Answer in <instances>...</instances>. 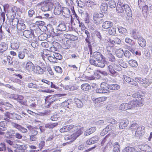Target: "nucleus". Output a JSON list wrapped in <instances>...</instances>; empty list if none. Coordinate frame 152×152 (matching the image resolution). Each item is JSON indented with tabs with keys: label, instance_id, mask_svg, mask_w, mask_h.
Wrapping results in <instances>:
<instances>
[{
	"label": "nucleus",
	"instance_id": "13d9d810",
	"mask_svg": "<svg viewBox=\"0 0 152 152\" xmlns=\"http://www.w3.org/2000/svg\"><path fill=\"white\" fill-rule=\"evenodd\" d=\"M45 23L44 22L41 21H36V24L38 26L39 28H41V26H43L44 24Z\"/></svg>",
	"mask_w": 152,
	"mask_h": 152
},
{
	"label": "nucleus",
	"instance_id": "a18cd8bd",
	"mask_svg": "<svg viewBox=\"0 0 152 152\" xmlns=\"http://www.w3.org/2000/svg\"><path fill=\"white\" fill-rule=\"evenodd\" d=\"M48 60L51 63H57V59L55 58V57L53 56H49L48 57Z\"/></svg>",
	"mask_w": 152,
	"mask_h": 152
},
{
	"label": "nucleus",
	"instance_id": "69168bd1",
	"mask_svg": "<svg viewBox=\"0 0 152 152\" xmlns=\"http://www.w3.org/2000/svg\"><path fill=\"white\" fill-rule=\"evenodd\" d=\"M109 123H110L113 125L115 124H117V121L112 118L109 119L108 120Z\"/></svg>",
	"mask_w": 152,
	"mask_h": 152
},
{
	"label": "nucleus",
	"instance_id": "37998d69",
	"mask_svg": "<svg viewBox=\"0 0 152 152\" xmlns=\"http://www.w3.org/2000/svg\"><path fill=\"white\" fill-rule=\"evenodd\" d=\"M125 152H135V149L133 147L128 146L125 148Z\"/></svg>",
	"mask_w": 152,
	"mask_h": 152
},
{
	"label": "nucleus",
	"instance_id": "680f3d73",
	"mask_svg": "<svg viewBox=\"0 0 152 152\" xmlns=\"http://www.w3.org/2000/svg\"><path fill=\"white\" fill-rule=\"evenodd\" d=\"M24 53L23 51H20L18 54L19 58L21 59H23L25 57Z\"/></svg>",
	"mask_w": 152,
	"mask_h": 152
},
{
	"label": "nucleus",
	"instance_id": "ea45409f",
	"mask_svg": "<svg viewBox=\"0 0 152 152\" xmlns=\"http://www.w3.org/2000/svg\"><path fill=\"white\" fill-rule=\"evenodd\" d=\"M29 128L30 131L32 134L36 135L38 133L37 130V129H38L37 128H36L31 126H30Z\"/></svg>",
	"mask_w": 152,
	"mask_h": 152
},
{
	"label": "nucleus",
	"instance_id": "aec40b11",
	"mask_svg": "<svg viewBox=\"0 0 152 152\" xmlns=\"http://www.w3.org/2000/svg\"><path fill=\"white\" fill-rule=\"evenodd\" d=\"M17 149L15 151V152H24L27 148V146L26 145H18L16 144Z\"/></svg>",
	"mask_w": 152,
	"mask_h": 152
},
{
	"label": "nucleus",
	"instance_id": "ddd939ff",
	"mask_svg": "<svg viewBox=\"0 0 152 152\" xmlns=\"http://www.w3.org/2000/svg\"><path fill=\"white\" fill-rule=\"evenodd\" d=\"M136 79L138 82L145 87H146L149 85V80L148 79L146 78H142L140 77H138Z\"/></svg>",
	"mask_w": 152,
	"mask_h": 152
},
{
	"label": "nucleus",
	"instance_id": "c03bdc74",
	"mask_svg": "<svg viewBox=\"0 0 152 152\" xmlns=\"http://www.w3.org/2000/svg\"><path fill=\"white\" fill-rule=\"evenodd\" d=\"M125 41L126 43L131 45V46L135 44L134 42L131 39L129 38H126L125 39Z\"/></svg>",
	"mask_w": 152,
	"mask_h": 152
},
{
	"label": "nucleus",
	"instance_id": "c756f323",
	"mask_svg": "<svg viewBox=\"0 0 152 152\" xmlns=\"http://www.w3.org/2000/svg\"><path fill=\"white\" fill-rule=\"evenodd\" d=\"M81 88L83 91H88L91 89V87L88 83H84L81 85Z\"/></svg>",
	"mask_w": 152,
	"mask_h": 152
},
{
	"label": "nucleus",
	"instance_id": "a878e982",
	"mask_svg": "<svg viewBox=\"0 0 152 152\" xmlns=\"http://www.w3.org/2000/svg\"><path fill=\"white\" fill-rule=\"evenodd\" d=\"M107 43V45L106 47V50L109 52H113L114 49V43L111 41L108 42Z\"/></svg>",
	"mask_w": 152,
	"mask_h": 152
},
{
	"label": "nucleus",
	"instance_id": "6ab92c4d",
	"mask_svg": "<svg viewBox=\"0 0 152 152\" xmlns=\"http://www.w3.org/2000/svg\"><path fill=\"white\" fill-rule=\"evenodd\" d=\"M24 97L23 96L18 94L16 100L21 104L24 106L27 105V101L26 100H24Z\"/></svg>",
	"mask_w": 152,
	"mask_h": 152
},
{
	"label": "nucleus",
	"instance_id": "9d476101",
	"mask_svg": "<svg viewBox=\"0 0 152 152\" xmlns=\"http://www.w3.org/2000/svg\"><path fill=\"white\" fill-rule=\"evenodd\" d=\"M1 57L2 60V62L3 64H6L7 62L9 64H11L13 63L12 60H10V56H7L6 54H4L3 55L1 54Z\"/></svg>",
	"mask_w": 152,
	"mask_h": 152
},
{
	"label": "nucleus",
	"instance_id": "4c0bfd02",
	"mask_svg": "<svg viewBox=\"0 0 152 152\" xmlns=\"http://www.w3.org/2000/svg\"><path fill=\"white\" fill-rule=\"evenodd\" d=\"M15 134V132L12 130H9L6 133L7 137L10 138H12V136H14Z\"/></svg>",
	"mask_w": 152,
	"mask_h": 152
},
{
	"label": "nucleus",
	"instance_id": "7ed1b4c3",
	"mask_svg": "<svg viewBox=\"0 0 152 152\" xmlns=\"http://www.w3.org/2000/svg\"><path fill=\"white\" fill-rule=\"evenodd\" d=\"M83 129L84 128L81 127L80 126H76L74 130V132L69 136L67 135L68 137L66 138L72 141H75L83 134Z\"/></svg>",
	"mask_w": 152,
	"mask_h": 152
},
{
	"label": "nucleus",
	"instance_id": "f8f14e48",
	"mask_svg": "<svg viewBox=\"0 0 152 152\" xmlns=\"http://www.w3.org/2000/svg\"><path fill=\"white\" fill-rule=\"evenodd\" d=\"M129 124V120L126 118L121 119L119 124V128L120 129H122L126 127Z\"/></svg>",
	"mask_w": 152,
	"mask_h": 152
},
{
	"label": "nucleus",
	"instance_id": "2eb2a0df",
	"mask_svg": "<svg viewBox=\"0 0 152 152\" xmlns=\"http://www.w3.org/2000/svg\"><path fill=\"white\" fill-rule=\"evenodd\" d=\"M55 7L54 10V12L56 15H60L61 12L62 8L59 3L56 2L55 3Z\"/></svg>",
	"mask_w": 152,
	"mask_h": 152
},
{
	"label": "nucleus",
	"instance_id": "774afa93",
	"mask_svg": "<svg viewBox=\"0 0 152 152\" xmlns=\"http://www.w3.org/2000/svg\"><path fill=\"white\" fill-rule=\"evenodd\" d=\"M45 145V142L42 141L39 144V147L40 150L42 149Z\"/></svg>",
	"mask_w": 152,
	"mask_h": 152
},
{
	"label": "nucleus",
	"instance_id": "49530a36",
	"mask_svg": "<svg viewBox=\"0 0 152 152\" xmlns=\"http://www.w3.org/2000/svg\"><path fill=\"white\" fill-rule=\"evenodd\" d=\"M27 86L29 88L36 89H37L38 88V86L37 85L33 83H30L28 84Z\"/></svg>",
	"mask_w": 152,
	"mask_h": 152
},
{
	"label": "nucleus",
	"instance_id": "4468645a",
	"mask_svg": "<svg viewBox=\"0 0 152 152\" xmlns=\"http://www.w3.org/2000/svg\"><path fill=\"white\" fill-rule=\"evenodd\" d=\"M107 99V97L106 96H101L96 98H93V102L98 105L102 103V102L105 101Z\"/></svg>",
	"mask_w": 152,
	"mask_h": 152
},
{
	"label": "nucleus",
	"instance_id": "f3484780",
	"mask_svg": "<svg viewBox=\"0 0 152 152\" xmlns=\"http://www.w3.org/2000/svg\"><path fill=\"white\" fill-rule=\"evenodd\" d=\"M92 57L93 58L92 59H94L95 62H97L98 60L103 58V56L100 53L95 52L93 53Z\"/></svg>",
	"mask_w": 152,
	"mask_h": 152
},
{
	"label": "nucleus",
	"instance_id": "0e129e2a",
	"mask_svg": "<svg viewBox=\"0 0 152 152\" xmlns=\"http://www.w3.org/2000/svg\"><path fill=\"white\" fill-rule=\"evenodd\" d=\"M124 54L125 56L128 58H129L131 56V54L129 51L128 50H126L125 52H124Z\"/></svg>",
	"mask_w": 152,
	"mask_h": 152
},
{
	"label": "nucleus",
	"instance_id": "052dcab7",
	"mask_svg": "<svg viewBox=\"0 0 152 152\" xmlns=\"http://www.w3.org/2000/svg\"><path fill=\"white\" fill-rule=\"evenodd\" d=\"M28 13L29 17H32L35 14V12L34 10L31 9L28 11Z\"/></svg>",
	"mask_w": 152,
	"mask_h": 152
},
{
	"label": "nucleus",
	"instance_id": "20e7f679",
	"mask_svg": "<svg viewBox=\"0 0 152 152\" xmlns=\"http://www.w3.org/2000/svg\"><path fill=\"white\" fill-rule=\"evenodd\" d=\"M64 36L65 38L67 39L66 40V42L64 43V44L65 45L66 48H65L67 49L69 48L70 45L72 44V41H75L78 40V37L68 34H64Z\"/></svg>",
	"mask_w": 152,
	"mask_h": 152
},
{
	"label": "nucleus",
	"instance_id": "412c9836",
	"mask_svg": "<svg viewBox=\"0 0 152 152\" xmlns=\"http://www.w3.org/2000/svg\"><path fill=\"white\" fill-rule=\"evenodd\" d=\"M34 66V64L31 62L29 61L26 63L25 68L28 72H32L33 71Z\"/></svg>",
	"mask_w": 152,
	"mask_h": 152
},
{
	"label": "nucleus",
	"instance_id": "b1692460",
	"mask_svg": "<svg viewBox=\"0 0 152 152\" xmlns=\"http://www.w3.org/2000/svg\"><path fill=\"white\" fill-rule=\"evenodd\" d=\"M51 33H50V35H52L54 36H57L60 34H63V30H60V29H51Z\"/></svg>",
	"mask_w": 152,
	"mask_h": 152
},
{
	"label": "nucleus",
	"instance_id": "9b49d317",
	"mask_svg": "<svg viewBox=\"0 0 152 152\" xmlns=\"http://www.w3.org/2000/svg\"><path fill=\"white\" fill-rule=\"evenodd\" d=\"M75 126L72 124L68 125L61 128L60 129V132H68L72 130L73 129L75 130Z\"/></svg>",
	"mask_w": 152,
	"mask_h": 152
},
{
	"label": "nucleus",
	"instance_id": "4be33fe9",
	"mask_svg": "<svg viewBox=\"0 0 152 152\" xmlns=\"http://www.w3.org/2000/svg\"><path fill=\"white\" fill-rule=\"evenodd\" d=\"M30 30H25L23 32V35L28 38H31L34 34L33 31L31 30V29H30Z\"/></svg>",
	"mask_w": 152,
	"mask_h": 152
},
{
	"label": "nucleus",
	"instance_id": "1a4fd4ad",
	"mask_svg": "<svg viewBox=\"0 0 152 152\" xmlns=\"http://www.w3.org/2000/svg\"><path fill=\"white\" fill-rule=\"evenodd\" d=\"M137 78L136 77L134 79H133L129 77L125 76L124 77V81L128 83L130 85L137 86L138 85V82L136 79Z\"/></svg>",
	"mask_w": 152,
	"mask_h": 152
},
{
	"label": "nucleus",
	"instance_id": "338daca9",
	"mask_svg": "<svg viewBox=\"0 0 152 152\" xmlns=\"http://www.w3.org/2000/svg\"><path fill=\"white\" fill-rule=\"evenodd\" d=\"M47 70L49 74L52 76H53L54 73L50 66H48L47 67Z\"/></svg>",
	"mask_w": 152,
	"mask_h": 152
},
{
	"label": "nucleus",
	"instance_id": "393cba45",
	"mask_svg": "<svg viewBox=\"0 0 152 152\" xmlns=\"http://www.w3.org/2000/svg\"><path fill=\"white\" fill-rule=\"evenodd\" d=\"M74 100L75 104L77 107L81 108L83 107V104L81 100L75 98L74 99Z\"/></svg>",
	"mask_w": 152,
	"mask_h": 152
},
{
	"label": "nucleus",
	"instance_id": "6e6552de",
	"mask_svg": "<svg viewBox=\"0 0 152 152\" xmlns=\"http://www.w3.org/2000/svg\"><path fill=\"white\" fill-rule=\"evenodd\" d=\"M56 97V96L55 95L53 96L50 95L47 96L45 99V107L49 108L52 103L57 100Z\"/></svg>",
	"mask_w": 152,
	"mask_h": 152
},
{
	"label": "nucleus",
	"instance_id": "f257e3e1",
	"mask_svg": "<svg viewBox=\"0 0 152 152\" xmlns=\"http://www.w3.org/2000/svg\"><path fill=\"white\" fill-rule=\"evenodd\" d=\"M142 106V98L139 99H133L129 101L128 103H124L119 107V110L125 111L135 108Z\"/></svg>",
	"mask_w": 152,
	"mask_h": 152
},
{
	"label": "nucleus",
	"instance_id": "c9c22d12",
	"mask_svg": "<svg viewBox=\"0 0 152 152\" xmlns=\"http://www.w3.org/2000/svg\"><path fill=\"white\" fill-rule=\"evenodd\" d=\"M129 65L133 67H137L138 65L137 62L134 60H130L129 61Z\"/></svg>",
	"mask_w": 152,
	"mask_h": 152
},
{
	"label": "nucleus",
	"instance_id": "5fc2aeb1",
	"mask_svg": "<svg viewBox=\"0 0 152 152\" xmlns=\"http://www.w3.org/2000/svg\"><path fill=\"white\" fill-rule=\"evenodd\" d=\"M53 56L55 57V58L57 59V60H60L62 58V56L60 54L58 53H55L53 54Z\"/></svg>",
	"mask_w": 152,
	"mask_h": 152
},
{
	"label": "nucleus",
	"instance_id": "f03ea898",
	"mask_svg": "<svg viewBox=\"0 0 152 152\" xmlns=\"http://www.w3.org/2000/svg\"><path fill=\"white\" fill-rule=\"evenodd\" d=\"M116 10L118 13H122L125 11L128 16L132 17V12L129 6L126 4H124L119 1L116 6Z\"/></svg>",
	"mask_w": 152,
	"mask_h": 152
},
{
	"label": "nucleus",
	"instance_id": "bb28decb",
	"mask_svg": "<svg viewBox=\"0 0 152 152\" xmlns=\"http://www.w3.org/2000/svg\"><path fill=\"white\" fill-rule=\"evenodd\" d=\"M138 43L139 45L142 47H144L146 46V42L145 40L142 37H140L138 40Z\"/></svg>",
	"mask_w": 152,
	"mask_h": 152
},
{
	"label": "nucleus",
	"instance_id": "2f4dec72",
	"mask_svg": "<svg viewBox=\"0 0 152 152\" xmlns=\"http://www.w3.org/2000/svg\"><path fill=\"white\" fill-rule=\"evenodd\" d=\"M107 6L106 3H102L100 7V10L101 11L104 13L106 12L107 11Z\"/></svg>",
	"mask_w": 152,
	"mask_h": 152
},
{
	"label": "nucleus",
	"instance_id": "dca6fc26",
	"mask_svg": "<svg viewBox=\"0 0 152 152\" xmlns=\"http://www.w3.org/2000/svg\"><path fill=\"white\" fill-rule=\"evenodd\" d=\"M33 72L34 73L38 75H42L44 73L43 67L37 64H34V66Z\"/></svg>",
	"mask_w": 152,
	"mask_h": 152
},
{
	"label": "nucleus",
	"instance_id": "a19ab883",
	"mask_svg": "<svg viewBox=\"0 0 152 152\" xmlns=\"http://www.w3.org/2000/svg\"><path fill=\"white\" fill-rule=\"evenodd\" d=\"M19 43L18 42H14L11 44V47L13 49H17L19 47Z\"/></svg>",
	"mask_w": 152,
	"mask_h": 152
},
{
	"label": "nucleus",
	"instance_id": "8fccbe9b",
	"mask_svg": "<svg viewBox=\"0 0 152 152\" xmlns=\"http://www.w3.org/2000/svg\"><path fill=\"white\" fill-rule=\"evenodd\" d=\"M138 32H137L134 29L131 33L132 36L135 39L138 38V36H139V35H138Z\"/></svg>",
	"mask_w": 152,
	"mask_h": 152
},
{
	"label": "nucleus",
	"instance_id": "c85d7f7f",
	"mask_svg": "<svg viewBox=\"0 0 152 152\" xmlns=\"http://www.w3.org/2000/svg\"><path fill=\"white\" fill-rule=\"evenodd\" d=\"M113 25V23L110 21H106L104 22L102 25V27L104 28H109L111 27Z\"/></svg>",
	"mask_w": 152,
	"mask_h": 152
},
{
	"label": "nucleus",
	"instance_id": "5701e85b",
	"mask_svg": "<svg viewBox=\"0 0 152 152\" xmlns=\"http://www.w3.org/2000/svg\"><path fill=\"white\" fill-rule=\"evenodd\" d=\"M96 130V127L93 126L87 129L84 132V135L88 136L94 132Z\"/></svg>",
	"mask_w": 152,
	"mask_h": 152
},
{
	"label": "nucleus",
	"instance_id": "423d86ee",
	"mask_svg": "<svg viewBox=\"0 0 152 152\" xmlns=\"http://www.w3.org/2000/svg\"><path fill=\"white\" fill-rule=\"evenodd\" d=\"M42 5L41 9L43 11H46L52 9L53 4L52 2L49 0H46L44 2L41 3Z\"/></svg>",
	"mask_w": 152,
	"mask_h": 152
},
{
	"label": "nucleus",
	"instance_id": "a211bd4d",
	"mask_svg": "<svg viewBox=\"0 0 152 152\" xmlns=\"http://www.w3.org/2000/svg\"><path fill=\"white\" fill-rule=\"evenodd\" d=\"M104 16L103 14L100 13H94L93 15V19L94 23L98 24L99 22V19Z\"/></svg>",
	"mask_w": 152,
	"mask_h": 152
},
{
	"label": "nucleus",
	"instance_id": "e433bc0d",
	"mask_svg": "<svg viewBox=\"0 0 152 152\" xmlns=\"http://www.w3.org/2000/svg\"><path fill=\"white\" fill-rule=\"evenodd\" d=\"M115 53L116 56L119 58H121L123 56L124 53V51L121 48L115 51Z\"/></svg>",
	"mask_w": 152,
	"mask_h": 152
},
{
	"label": "nucleus",
	"instance_id": "7c9ffc66",
	"mask_svg": "<svg viewBox=\"0 0 152 152\" xmlns=\"http://www.w3.org/2000/svg\"><path fill=\"white\" fill-rule=\"evenodd\" d=\"M12 23V28H18L19 25L20 24V23L18 24V19H13Z\"/></svg>",
	"mask_w": 152,
	"mask_h": 152
},
{
	"label": "nucleus",
	"instance_id": "0eeeda50",
	"mask_svg": "<svg viewBox=\"0 0 152 152\" xmlns=\"http://www.w3.org/2000/svg\"><path fill=\"white\" fill-rule=\"evenodd\" d=\"M120 67L115 64H111L108 66V69L110 74L114 75L117 73V71H119Z\"/></svg>",
	"mask_w": 152,
	"mask_h": 152
},
{
	"label": "nucleus",
	"instance_id": "cd10ccee",
	"mask_svg": "<svg viewBox=\"0 0 152 152\" xmlns=\"http://www.w3.org/2000/svg\"><path fill=\"white\" fill-rule=\"evenodd\" d=\"M107 88L108 89L112 90H117L120 88V86L118 84H113L108 85Z\"/></svg>",
	"mask_w": 152,
	"mask_h": 152
},
{
	"label": "nucleus",
	"instance_id": "39448f33",
	"mask_svg": "<svg viewBox=\"0 0 152 152\" xmlns=\"http://www.w3.org/2000/svg\"><path fill=\"white\" fill-rule=\"evenodd\" d=\"M90 63L92 65L101 68L104 67L107 64V61L103 58V57L97 62H95L94 59H90Z\"/></svg>",
	"mask_w": 152,
	"mask_h": 152
},
{
	"label": "nucleus",
	"instance_id": "bf43d9fd",
	"mask_svg": "<svg viewBox=\"0 0 152 152\" xmlns=\"http://www.w3.org/2000/svg\"><path fill=\"white\" fill-rule=\"evenodd\" d=\"M86 4H87V5H88V6H90V7L94 5H96V4L95 2H93V1H91L90 0H88L86 1Z\"/></svg>",
	"mask_w": 152,
	"mask_h": 152
},
{
	"label": "nucleus",
	"instance_id": "603ef678",
	"mask_svg": "<svg viewBox=\"0 0 152 152\" xmlns=\"http://www.w3.org/2000/svg\"><path fill=\"white\" fill-rule=\"evenodd\" d=\"M132 97L134 98H140L142 96V95L139 92H137L134 93L132 94Z\"/></svg>",
	"mask_w": 152,
	"mask_h": 152
},
{
	"label": "nucleus",
	"instance_id": "864d4df0",
	"mask_svg": "<svg viewBox=\"0 0 152 152\" xmlns=\"http://www.w3.org/2000/svg\"><path fill=\"white\" fill-rule=\"evenodd\" d=\"M114 127L113 126L111 125H107L105 128L108 132L113 131L114 129Z\"/></svg>",
	"mask_w": 152,
	"mask_h": 152
},
{
	"label": "nucleus",
	"instance_id": "6e6d98bb",
	"mask_svg": "<svg viewBox=\"0 0 152 152\" xmlns=\"http://www.w3.org/2000/svg\"><path fill=\"white\" fill-rule=\"evenodd\" d=\"M69 103L68 101H65L61 103V106L64 108H68Z\"/></svg>",
	"mask_w": 152,
	"mask_h": 152
},
{
	"label": "nucleus",
	"instance_id": "473e14b6",
	"mask_svg": "<svg viewBox=\"0 0 152 152\" xmlns=\"http://www.w3.org/2000/svg\"><path fill=\"white\" fill-rule=\"evenodd\" d=\"M63 13L64 14V16L67 17L70 14V10L67 8H62V11Z\"/></svg>",
	"mask_w": 152,
	"mask_h": 152
},
{
	"label": "nucleus",
	"instance_id": "4d7b16f0",
	"mask_svg": "<svg viewBox=\"0 0 152 152\" xmlns=\"http://www.w3.org/2000/svg\"><path fill=\"white\" fill-rule=\"evenodd\" d=\"M108 58L109 61L112 62H115V57L112 54H110L109 55Z\"/></svg>",
	"mask_w": 152,
	"mask_h": 152
},
{
	"label": "nucleus",
	"instance_id": "de8ad7c7",
	"mask_svg": "<svg viewBox=\"0 0 152 152\" xmlns=\"http://www.w3.org/2000/svg\"><path fill=\"white\" fill-rule=\"evenodd\" d=\"M54 68L56 73L59 74H61L63 72L62 69L60 67L58 66H55Z\"/></svg>",
	"mask_w": 152,
	"mask_h": 152
},
{
	"label": "nucleus",
	"instance_id": "e2e57ef3",
	"mask_svg": "<svg viewBox=\"0 0 152 152\" xmlns=\"http://www.w3.org/2000/svg\"><path fill=\"white\" fill-rule=\"evenodd\" d=\"M55 136L54 134L52 132L51 133L49 137L47 138L46 140V141H51L54 138Z\"/></svg>",
	"mask_w": 152,
	"mask_h": 152
},
{
	"label": "nucleus",
	"instance_id": "72a5a7b5",
	"mask_svg": "<svg viewBox=\"0 0 152 152\" xmlns=\"http://www.w3.org/2000/svg\"><path fill=\"white\" fill-rule=\"evenodd\" d=\"M50 53V51L49 50L47 49H44L42 54V56L43 58L44 59L45 58L48 57Z\"/></svg>",
	"mask_w": 152,
	"mask_h": 152
},
{
	"label": "nucleus",
	"instance_id": "f704fd0d",
	"mask_svg": "<svg viewBox=\"0 0 152 152\" xmlns=\"http://www.w3.org/2000/svg\"><path fill=\"white\" fill-rule=\"evenodd\" d=\"M58 125L57 123H48L45 124V127L46 128H48L50 129H52Z\"/></svg>",
	"mask_w": 152,
	"mask_h": 152
},
{
	"label": "nucleus",
	"instance_id": "58836bf2",
	"mask_svg": "<svg viewBox=\"0 0 152 152\" xmlns=\"http://www.w3.org/2000/svg\"><path fill=\"white\" fill-rule=\"evenodd\" d=\"M85 40L86 42L88 43V47L89 49V51L90 54H91L92 53V46L91 45V42L90 41L89 39V37H87L85 39Z\"/></svg>",
	"mask_w": 152,
	"mask_h": 152
},
{
	"label": "nucleus",
	"instance_id": "3c124183",
	"mask_svg": "<svg viewBox=\"0 0 152 152\" xmlns=\"http://www.w3.org/2000/svg\"><path fill=\"white\" fill-rule=\"evenodd\" d=\"M108 4L110 7L111 8H114L116 6V3L114 0H111L109 1Z\"/></svg>",
	"mask_w": 152,
	"mask_h": 152
},
{
	"label": "nucleus",
	"instance_id": "09e8293b",
	"mask_svg": "<svg viewBox=\"0 0 152 152\" xmlns=\"http://www.w3.org/2000/svg\"><path fill=\"white\" fill-rule=\"evenodd\" d=\"M93 144L97 142L99 140V137L97 135H95L91 138Z\"/></svg>",
	"mask_w": 152,
	"mask_h": 152
},
{
	"label": "nucleus",
	"instance_id": "79ce46f5",
	"mask_svg": "<svg viewBox=\"0 0 152 152\" xmlns=\"http://www.w3.org/2000/svg\"><path fill=\"white\" fill-rule=\"evenodd\" d=\"M114 148L113 149V152H119V144L118 142H115L114 144Z\"/></svg>",
	"mask_w": 152,
	"mask_h": 152
}]
</instances>
